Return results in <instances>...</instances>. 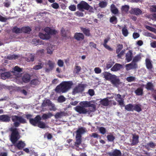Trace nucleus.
Listing matches in <instances>:
<instances>
[{
  "label": "nucleus",
  "instance_id": "24",
  "mask_svg": "<svg viewBox=\"0 0 156 156\" xmlns=\"http://www.w3.org/2000/svg\"><path fill=\"white\" fill-rule=\"evenodd\" d=\"M80 29L86 36L89 37L91 36L90 30L89 28L81 27Z\"/></svg>",
  "mask_w": 156,
  "mask_h": 156
},
{
  "label": "nucleus",
  "instance_id": "51",
  "mask_svg": "<svg viewBox=\"0 0 156 156\" xmlns=\"http://www.w3.org/2000/svg\"><path fill=\"white\" fill-rule=\"evenodd\" d=\"M107 138L108 140L109 141H113L115 139V136L112 134L108 135Z\"/></svg>",
  "mask_w": 156,
  "mask_h": 156
},
{
  "label": "nucleus",
  "instance_id": "41",
  "mask_svg": "<svg viewBox=\"0 0 156 156\" xmlns=\"http://www.w3.org/2000/svg\"><path fill=\"white\" fill-rule=\"evenodd\" d=\"M129 9V6L127 5H125L122 6L121 10L122 12L127 13Z\"/></svg>",
  "mask_w": 156,
  "mask_h": 156
},
{
  "label": "nucleus",
  "instance_id": "28",
  "mask_svg": "<svg viewBox=\"0 0 156 156\" xmlns=\"http://www.w3.org/2000/svg\"><path fill=\"white\" fill-rule=\"evenodd\" d=\"M156 146V144L152 142L151 141L147 143L144 146V147L148 150L150 149V148H154Z\"/></svg>",
  "mask_w": 156,
  "mask_h": 156
},
{
  "label": "nucleus",
  "instance_id": "27",
  "mask_svg": "<svg viewBox=\"0 0 156 156\" xmlns=\"http://www.w3.org/2000/svg\"><path fill=\"white\" fill-rule=\"evenodd\" d=\"M133 111L134 110L138 112L142 111V105L141 104H135L133 105Z\"/></svg>",
  "mask_w": 156,
  "mask_h": 156
},
{
  "label": "nucleus",
  "instance_id": "45",
  "mask_svg": "<svg viewBox=\"0 0 156 156\" xmlns=\"http://www.w3.org/2000/svg\"><path fill=\"white\" fill-rule=\"evenodd\" d=\"M43 66V63H39L38 65H36L34 66L33 69L35 70H38L41 69Z\"/></svg>",
  "mask_w": 156,
  "mask_h": 156
},
{
  "label": "nucleus",
  "instance_id": "1",
  "mask_svg": "<svg viewBox=\"0 0 156 156\" xmlns=\"http://www.w3.org/2000/svg\"><path fill=\"white\" fill-rule=\"evenodd\" d=\"M73 85L72 81L62 82L56 87L55 91L58 93H66L71 88Z\"/></svg>",
  "mask_w": 156,
  "mask_h": 156
},
{
  "label": "nucleus",
  "instance_id": "64",
  "mask_svg": "<svg viewBox=\"0 0 156 156\" xmlns=\"http://www.w3.org/2000/svg\"><path fill=\"white\" fill-rule=\"evenodd\" d=\"M150 10L152 12H156V5H153L151 6Z\"/></svg>",
  "mask_w": 156,
  "mask_h": 156
},
{
  "label": "nucleus",
  "instance_id": "57",
  "mask_svg": "<svg viewBox=\"0 0 156 156\" xmlns=\"http://www.w3.org/2000/svg\"><path fill=\"white\" fill-rule=\"evenodd\" d=\"M100 132L102 134H104L106 132L105 128L103 127H100L99 129Z\"/></svg>",
  "mask_w": 156,
  "mask_h": 156
},
{
  "label": "nucleus",
  "instance_id": "37",
  "mask_svg": "<svg viewBox=\"0 0 156 156\" xmlns=\"http://www.w3.org/2000/svg\"><path fill=\"white\" fill-rule=\"evenodd\" d=\"M136 95H142L143 94V89L141 87L138 88L134 91Z\"/></svg>",
  "mask_w": 156,
  "mask_h": 156
},
{
  "label": "nucleus",
  "instance_id": "13",
  "mask_svg": "<svg viewBox=\"0 0 156 156\" xmlns=\"http://www.w3.org/2000/svg\"><path fill=\"white\" fill-rule=\"evenodd\" d=\"M15 147L19 150H22L26 146V144L22 140L19 141L17 143L13 144Z\"/></svg>",
  "mask_w": 156,
  "mask_h": 156
},
{
  "label": "nucleus",
  "instance_id": "22",
  "mask_svg": "<svg viewBox=\"0 0 156 156\" xmlns=\"http://www.w3.org/2000/svg\"><path fill=\"white\" fill-rule=\"evenodd\" d=\"M152 61L148 58H146L145 59V64L147 68L149 70H151L153 68Z\"/></svg>",
  "mask_w": 156,
  "mask_h": 156
},
{
  "label": "nucleus",
  "instance_id": "38",
  "mask_svg": "<svg viewBox=\"0 0 156 156\" xmlns=\"http://www.w3.org/2000/svg\"><path fill=\"white\" fill-rule=\"evenodd\" d=\"M21 32L28 33L31 31V28L29 27H23L21 28Z\"/></svg>",
  "mask_w": 156,
  "mask_h": 156
},
{
  "label": "nucleus",
  "instance_id": "62",
  "mask_svg": "<svg viewBox=\"0 0 156 156\" xmlns=\"http://www.w3.org/2000/svg\"><path fill=\"white\" fill-rule=\"evenodd\" d=\"M4 6L5 7L8 8L10 5V2L8 0H6L5 2L3 3Z\"/></svg>",
  "mask_w": 156,
  "mask_h": 156
},
{
  "label": "nucleus",
  "instance_id": "31",
  "mask_svg": "<svg viewBox=\"0 0 156 156\" xmlns=\"http://www.w3.org/2000/svg\"><path fill=\"white\" fill-rule=\"evenodd\" d=\"M89 108L87 109V113L90 114L91 112H94L96 110V106L94 104H91L89 106Z\"/></svg>",
  "mask_w": 156,
  "mask_h": 156
},
{
  "label": "nucleus",
  "instance_id": "33",
  "mask_svg": "<svg viewBox=\"0 0 156 156\" xmlns=\"http://www.w3.org/2000/svg\"><path fill=\"white\" fill-rule=\"evenodd\" d=\"M100 102L102 105L107 106L109 105V101L107 98H105L101 100Z\"/></svg>",
  "mask_w": 156,
  "mask_h": 156
},
{
  "label": "nucleus",
  "instance_id": "30",
  "mask_svg": "<svg viewBox=\"0 0 156 156\" xmlns=\"http://www.w3.org/2000/svg\"><path fill=\"white\" fill-rule=\"evenodd\" d=\"M110 10L111 12L114 14L115 15L118 14L119 13L118 9L113 4H112L111 5Z\"/></svg>",
  "mask_w": 156,
  "mask_h": 156
},
{
  "label": "nucleus",
  "instance_id": "11",
  "mask_svg": "<svg viewBox=\"0 0 156 156\" xmlns=\"http://www.w3.org/2000/svg\"><path fill=\"white\" fill-rule=\"evenodd\" d=\"M111 82L114 86L116 87H118L120 83L119 79L115 75L113 76V77L111 80Z\"/></svg>",
  "mask_w": 156,
  "mask_h": 156
},
{
  "label": "nucleus",
  "instance_id": "42",
  "mask_svg": "<svg viewBox=\"0 0 156 156\" xmlns=\"http://www.w3.org/2000/svg\"><path fill=\"white\" fill-rule=\"evenodd\" d=\"M37 126L40 128L44 129L46 127V125L44 122L41 121V120L39 121L37 125Z\"/></svg>",
  "mask_w": 156,
  "mask_h": 156
},
{
  "label": "nucleus",
  "instance_id": "46",
  "mask_svg": "<svg viewBox=\"0 0 156 156\" xmlns=\"http://www.w3.org/2000/svg\"><path fill=\"white\" fill-rule=\"evenodd\" d=\"M114 64V62L112 60H110L106 65V68L108 69L111 68Z\"/></svg>",
  "mask_w": 156,
  "mask_h": 156
},
{
  "label": "nucleus",
  "instance_id": "60",
  "mask_svg": "<svg viewBox=\"0 0 156 156\" xmlns=\"http://www.w3.org/2000/svg\"><path fill=\"white\" fill-rule=\"evenodd\" d=\"M90 136L91 137H93L94 138H98V137L99 138H101V136L98 135L97 133H92L90 135Z\"/></svg>",
  "mask_w": 156,
  "mask_h": 156
},
{
  "label": "nucleus",
  "instance_id": "2",
  "mask_svg": "<svg viewBox=\"0 0 156 156\" xmlns=\"http://www.w3.org/2000/svg\"><path fill=\"white\" fill-rule=\"evenodd\" d=\"M85 132V129L82 127L79 128L76 131V141L74 146L77 151H79L82 149L79 147V146L82 142V134Z\"/></svg>",
  "mask_w": 156,
  "mask_h": 156
},
{
  "label": "nucleus",
  "instance_id": "61",
  "mask_svg": "<svg viewBox=\"0 0 156 156\" xmlns=\"http://www.w3.org/2000/svg\"><path fill=\"white\" fill-rule=\"evenodd\" d=\"M64 62L61 59L58 60L57 64L60 67H62L64 65Z\"/></svg>",
  "mask_w": 156,
  "mask_h": 156
},
{
  "label": "nucleus",
  "instance_id": "16",
  "mask_svg": "<svg viewBox=\"0 0 156 156\" xmlns=\"http://www.w3.org/2000/svg\"><path fill=\"white\" fill-rule=\"evenodd\" d=\"M55 63L52 61L49 60L48 61L47 65L49 66L48 68H46L45 71L46 72L48 73L51 71L54 67Z\"/></svg>",
  "mask_w": 156,
  "mask_h": 156
},
{
  "label": "nucleus",
  "instance_id": "5",
  "mask_svg": "<svg viewBox=\"0 0 156 156\" xmlns=\"http://www.w3.org/2000/svg\"><path fill=\"white\" fill-rule=\"evenodd\" d=\"M12 133L11 135L10 140L13 144H15L17 140L19 139L18 137L19 133L16 128L11 129Z\"/></svg>",
  "mask_w": 156,
  "mask_h": 156
},
{
  "label": "nucleus",
  "instance_id": "17",
  "mask_svg": "<svg viewBox=\"0 0 156 156\" xmlns=\"http://www.w3.org/2000/svg\"><path fill=\"white\" fill-rule=\"evenodd\" d=\"M31 76L28 73L24 74L22 77L23 82L25 83H27L30 81Z\"/></svg>",
  "mask_w": 156,
  "mask_h": 156
},
{
  "label": "nucleus",
  "instance_id": "53",
  "mask_svg": "<svg viewBox=\"0 0 156 156\" xmlns=\"http://www.w3.org/2000/svg\"><path fill=\"white\" fill-rule=\"evenodd\" d=\"M66 100V98L63 95L59 96L58 98V101L59 102L62 103L65 101Z\"/></svg>",
  "mask_w": 156,
  "mask_h": 156
},
{
  "label": "nucleus",
  "instance_id": "48",
  "mask_svg": "<svg viewBox=\"0 0 156 156\" xmlns=\"http://www.w3.org/2000/svg\"><path fill=\"white\" fill-rule=\"evenodd\" d=\"M117 48L116 50V53H119L121 50L123 48V46L122 44H117Z\"/></svg>",
  "mask_w": 156,
  "mask_h": 156
},
{
  "label": "nucleus",
  "instance_id": "7",
  "mask_svg": "<svg viewBox=\"0 0 156 156\" xmlns=\"http://www.w3.org/2000/svg\"><path fill=\"white\" fill-rule=\"evenodd\" d=\"M87 86V84H79L73 90L72 93L73 94L79 93H82L84 91L85 88Z\"/></svg>",
  "mask_w": 156,
  "mask_h": 156
},
{
  "label": "nucleus",
  "instance_id": "3",
  "mask_svg": "<svg viewBox=\"0 0 156 156\" xmlns=\"http://www.w3.org/2000/svg\"><path fill=\"white\" fill-rule=\"evenodd\" d=\"M141 58V54H138L135 56L133 58L132 63L126 64V70L128 71L130 69L136 68L137 65L136 63L140 61Z\"/></svg>",
  "mask_w": 156,
  "mask_h": 156
},
{
  "label": "nucleus",
  "instance_id": "40",
  "mask_svg": "<svg viewBox=\"0 0 156 156\" xmlns=\"http://www.w3.org/2000/svg\"><path fill=\"white\" fill-rule=\"evenodd\" d=\"M122 34L125 37H126L129 34L128 30L127 29V27L126 25H124L122 29Z\"/></svg>",
  "mask_w": 156,
  "mask_h": 156
},
{
  "label": "nucleus",
  "instance_id": "6",
  "mask_svg": "<svg viewBox=\"0 0 156 156\" xmlns=\"http://www.w3.org/2000/svg\"><path fill=\"white\" fill-rule=\"evenodd\" d=\"M77 7L80 10H82L83 9L88 10L89 9H92L93 8L90 6L87 3L84 1H81L77 4Z\"/></svg>",
  "mask_w": 156,
  "mask_h": 156
},
{
  "label": "nucleus",
  "instance_id": "55",
  "mask_svg": "<svg viewBox=\"0 0 156 156\" xmlns=\"http://www.w3.org/2000/svg\"><path fill=\"white\" fill-rule=\"evenodd\" d=\"M135 78L134 76H130L126 78V80L128 82H130L135 81Z\"/></svg>",
  "mask_w": 156,
  "mask_h": 156
},
{
  "label": "nucleus",
  "instance_id": "36",
  "mask_svg": "<svg viewBox=\"0 0 156 156\" xmlns=\"http://www.w3.org/2000/svg\"><path fill=\"white\" fill-rule=\"evenodd\" d=\"M133 104H129L125 106V109L128 111H133Z\"/></svg>",
  "mask_w": 156,
  "mask_h": 156
},
{
  "label": "nucleus",
  "instance_id": "39",
  "mask_svg": "<svg viewBox=\"0 0 156 156\" xmlns=\"http://www.w3.org/2000/svg\"><path fill=\"white\" fill-rule=\"evenodd\" d=\"M110 22L114 24H115L117 23L118 20L117 17L115 16H113L110 18Z\"/></svg>",
  "mask_w": 156,
  "mask_h": 156
},
{
  "label": "nucleus",
  "instance_id": "59",
  "mask_svg": "<svg viewBox=\"0 0 156 156\" xmlns=\"http://www.w3.org/2000/svg\"><path fill=\"white\" fill-rule=\"evenodd\" d=\"M125 50L124 49L120 51L119 53H117V57L118 58H121L122 56L124 55L125 53Z\"/></svg>",
  "mask_w": 156,
  "mask_h": 156
},
{
  "label": "nucleus",
  "instance_id": "34",
  "mask_svg": "<svg viewBox=\"0 0 156 156\" xmlns=\"http://www.w3.org/2000/svg\"><path fill=\"white\" fill-rule=\"evenodd\" d=\"M21 28H20L18 27L17 26L14 27L12 29V31L13 33H14L16 34H18L22 33Z\"/></svg>",
  "mask_w": 156,
  "mask_h": 156
},
{
  "label": "nucleus",
  "instance_id": "15",
  "mask_svg": "<svg viewBox=\"0 0 156 156\" xmlns=\"http://www.w3.org/2000/svg\"><path fill=\"white\" fill-rule=\"evenodd\" d=\"M133 58V51L129 50L126 54L125 55V60L127 62H129L132 60Z\"/></svg>",
  "mask_w": 156,
  "mask_h": 156
},
{
  "label": "nucleus",
  "instance_id": "29",
  "mask_svg": "<svg viewBox=\"0 0 156 156\" xmlns=\"http://www.w3.org/2000/svg\"><path fill=\"white\" fill-rule=\"evenodd\" d=\"M39 37L43 40L49 39L50 37V36L46 33L43 34L42 33H40L39 34Z\"/></svg>",
  "mask_w": 156,
  "mask_h": 156
},
{
  "label": "nucleus",
  "instance_id": "32",
  "mask_svg": "<svg viewBox=\"0 0 156 156\" xmlns=\"http://www.w3.org/2000/svg\"><path fill=\"white\" fill-rule=\"evenodd\" d=\"M154 85L151 82H148L147 83L145 86V88L148 90H150L152 91L154 90Z\"/></svg>",
  "mask_w": 156,
  "mask_h": 156
},
{
  "label": "nucleus",
  "instance_id": "44",
  "mask_svg": "<svg viewBox=\"0 0 156 156\" xmlns=\"http://www.w3.org/2000/svg\"><path fill=\"white\" fill-rule=\"evenodd\" d=\"M53 115L51 113L49 112L47 114H43L42 116V118L43 119H45L50 118Z\"/></svg>",
  "mask_w": 156,
  "mask_h": 156
},
{
  "label": "nucleus",
  "instance_id": "18",
  "mask_svg": "<svg viewBox=\"0 0 156 156\" xmlns=\"http://www.w3.org/2000/svg\"><path fill=\"white\" fill-rule=\"evenodd\" d=\"M10 118L8 115H0V121L7 122L10 121Z\"/></svg>",
  "mask_w": 156,
  "mask_h": 156
},
{
  "label": "nucleus",
  "instance_id": "20",
  "mask_svg": "<svg viewBox=\"0 0 156 156\" xmlns=\"http://www.w3.org/2000/svg\"><path fill=\"white\" fill-rule=\"evenodd\" d=\"M74 38L77 41H82L84 39L83 34L81 33H76L74 36Z\"/></svg>",
  "mask_w": 156,
  "mask_h": 156
},
{
  "label": "nucleus",
  "instance_id": "63",
  "mask_svg": "<svg viewBox=\"0 0 156 156\" xmlns=\"http://www.w3.org/2000/svg\"><path fill=\"white\" fill-rule=\"evenodd\" d=\"M51 6L53 8L55 9H57L59 7L58 4L56 2H54L51 5Z\"/></svg>",
  "mask_w": 156,
  "mask_h": 156
},
{
  "label": "nucleus",
  "instance_id": "58",
  "mask_svg": "<svg viewBox=\"0 0 156 156\" xmlns=\"http://www.w3.org/2000/svg\"><path fill=\"white\" fill-rule=\"evenodd\" d=\"M47 52L50 55L52 54L53 49L52 47H48L47 49Z\"/></svg>",
  "mask_w": 156,
  "mask_h": 156
},
{
  "label": "nucleus",
  "instance_id": "8",
  "mask_svg": "<svg viewBox=\"0 0 156 156\" xmlns=\"http://www.w3.org/2000/svg\"><path fill=\"white\" fill-rule=\"evenodd\" d=\"M115 98L121 107L125 106L124 103V99L122 98L121 95L119 94H116L115 95Z\"/></svg>",
  "mask_w": 156,
  "mask_h": 156
},
{
  "label": "nucleus",
  "instance_id": "26",
  "mask_svg": "<svg viewBox=\"0 0 156 156\" xmlns=\"http://www.w3.org/2000/svg\"><path fill=\"white\" fill-rule=\"evenodd\" d=\"M103 74L104 76V78L107 80H111L113 76H114V75H112L111 73L106 72L103 73Z\"/></svg>",
  "mask_w": 156,
  "mask_h": 156
},
{
  "label": "nucleus",
  "instance_id": "19",
  "mask_svg": "<svg viewBox=\"0 0 156 156\" xmlns=\"http://www.w3.org/2000/svg\"><path fill=\"white\" fill-rule=\"evenodd\" d=\"M44 31L49 35L55 34L57 33V31L55 30H52L49 27H47L44 29Z\"/></svg>",
  "mask_w": 156,
  "mask_h": 156
},
{
  "label": "nucleus",
  "instance_id": "9",
  "mask_svg": "<svg viewBox=\"0 0 156 156\" xmlns=\"http://www.w3.org/2000/svg\"><path fill=\"white\" fill-rule=\"evenodd\" d=\"M41 120V116L40 115H37L34 118L30 119V123L34 126H37L39 121Z\"/></svg>",
  "mask_w": 156,
  "mask_h": 156
},
{
  "label": "nucleus",
  "instance_id": "23",
  "mask_svg": "<svg viewBox=\"0 0 156 156\" xmlns=\"http://www.w3.org/2000/svg\"><path fill=\"white\" fill-rule=\"evenodd\" d=\"M123 67L119 63H116L111 69L112 71H117L121 69Z\"/></svg>",
  "mask_w": 156,
  "mask_h": 156
},
{
  "label": "nucleus",
  "instance_id": "4",
  "mask_svg": "<svg viewBox=\"0 0 156 156\" xmlns=\"http://www.w3.org/2000/svg\"><path fill=\"white\" fill-rule=\"evenodd\" d=\"M12 120L14 122V126L16 127L19 126L20 123L24 124L26 123V120L21 116L13 115L12 116Z\"/></svg>",
  "mask_w": 156,
  "mask_h": 156
},
{
  "label": "nucleus",
  "instance_id": "10",
  "mask_svg": "<svg viewBox=\"0 0 156 156\" xmlns=\"http://www.w3.org/2000/svg\"><path fill=\"white\" fill-rule=\"evenodd\" d=\"M75 110L80 114H85L87 112V109L82 106H76L75 108Z\"/></svg>",
  "mask_w": 156,
  "mask_h": 156
},
{
  "label": "nucleus",
  "instance_id": "12",
  "mask_svg": "<svg viewBox=\"0 0 156 156\" xmlns=\"http://www.w3.org/2000/svg\"><path fill=\"white\" fill-rule=\"evenodd\" d=\"M108 154L109 156H121L122 153L120 150L115 149L113 151L108 152Z\"/></svg>",
  "mask_w": 156,
  "mask_h": 156
},
{
  "label": "nucleus",
  "instance_id": "25",
  "mask_svg": "<svg viewBox=\"0 0 156 156\" xmlns=\"http://www.w3.org/2000/svg\"><path fill=\"white\" fill-rule=\"evenodd\" d=\"M139 136L138 135H133V139L131 145H134L137 144L139 142Z\"/></svg>",
  "mask_w": 156,
  "mask_h": 156
},
{
  "label": "nucleus",
  "instance_id": "54",
  "mask_svg": "<svg viewBox=\"0 0 156 156\" xmlns=\"http://www.w3.org/2000/svg\"><path fill=\"white\" fill-rule=\"evenodd\" d=\"M81 69V67L79 66H76L75 67L74 72L76 74H78Z\"/></svg>",
  "mask_w": 156,
  "mask_h": 156
},
{
  "label": "nucleus",
  "instance_id": "49",
  "mask_svg": "<svg viewBox=\"0 0 156 156\" xmlns=\"http://www.w3.org/2000/svg\"><path fill=\"white\" fill-rule=\"evenodd\" d=\"M12 74L15 76V78L16 79L20 77L21 76V74L18 72H15L13 71L12 72Z\"/></svg>",
  "mask_w": 156,
  "mask_h": 156
},
{
  "label": "nucleus",
  "instance_id": "21",
  "mask_svg": "<svg viewBox=\"0 0 156 156\" xmlns=\"http://www.w3.org/2000/svg\"><path fill=\"white\" fill-rule=\"evenodd\" d=\"M41 83V81L37 76L32 79L30 81V83L31 85L35 86L39 85Z\"/></svg>",
  "mask_w": 156,
  "mask_h": 156
},
{
  "label": "nucleus",
  "instance_id": "56",
  "mask_svg": "<svg viewBox=\"0 0 156 156\" xmlns=\"http://www.w3.org/2000/svg\"><path fill=\"white\" fill-rule=\"evenodd\" d=\"M14 71L19 73H21L22 72V69L20 68L17 66H15L13 69Z\"/></svg>",
  "mask_w": 156,
  "mask_h": 156
},
{
  "label": "nucleus",
  "instance_id": "47",
  "mask_svg": "<svg viewBox=\"0 0 156 156\" xmlns=\"http://www.w3.org/2000/svg\"><path fill=\"white\" fill-rule=\"evenodd\" d=\"M98 5L101 8H104L107 6V3L106 2L101 1L100 2Z\"/></svg>",
  "mask_w": 156,
  "mask_h": 156
},
{
  "label": "nucleus",
  "instance_id": "35",
  "mask_svg": "<svg viewBox=\"0 0 156 156\" xmlns=\"http://www.w3.org/2000/svg\"><path fill=\"white\" fill-rule=\"evenodd\" d=\"M10 73L9 72H4L1 74V77L3 80H5L10 76Z\"/></svg>",
  "mask_w": 156,
  "mask_h": 156
},
{
  "label": "nucleus",
  "instance_id": "50",
  "mask_svg": "<svg viewBox=\"0 0 156 156\" xmlns=\"http://www.w3.org/2000/svg\"><path fill=\"white\" fill-rule=\"evenodd\" d=\"M80 103H82L83 107H89L91 104L90 101H85L81 102Z\"/></svg>",
  "mask_w": 156,
  "mask_h": 156
},
{
  "label": "nucleus",
  "instance_id": "52",
  "mask_svg": "<svg viewBox=\"0 0 156 156\" xmlns=\"http://www.w3.org/2000/svg\"><path fill=\"white\" fill-rule=\"evenodd\" d=\"M64 114V112H57L55 115V118L56 119L60 118Z\"/></svg>",
  "mask_w": 156,
  "mask_h": 156
},
{
  "label": "nucleus",
  "instance_id": "43",
  "mask_svg": "<svg viewBox=\"0 0 156 156\" xmlns=\"http://www.w3.org/2000/svg\"><path fill=\"white\" fill-rule=\"evenodd\" d=\"M51 102L50 100L47 99L43 102L42 104V106L43 107H46L47 106H50L51 105Z\"/></svg>",
  "mask_w": 156,
  "mask_h": 156
},
{
  "label": "nucleus",
  "instance_id": "14",
  "mask_svg": "<svg viewBox=\"0 0 156 156\" xmlns=\"http://www.w3.org/2000/svg\"><path fill=\"white\" fill-rule=\"evenodd\" d=\"M129 13L131 14L138 16L142 14V11L138 8H132L129 11Z\"/></svg>",
  "mask_w": 156,
  "mask_h": 156
}]
</instances>
